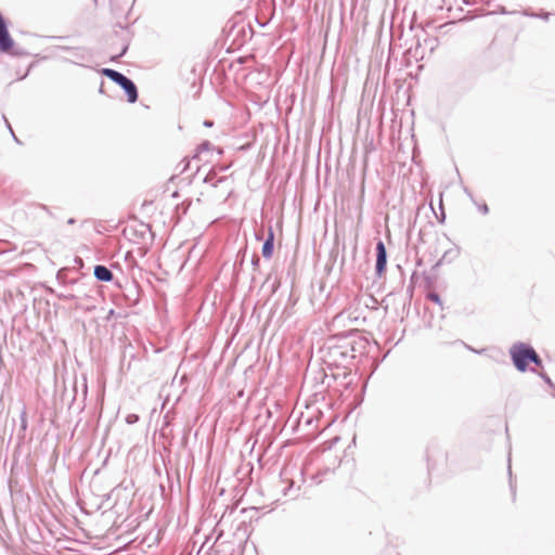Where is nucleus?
<instances>
[{"mask_svg":"<svg viewBox=\"0 0 555 555\" xmlns=\"http://www.w3.org/2000/svg\"><path fill=\"white\" fill-rule=\"evenodd\" d=\"M102 74L118 85L125 91L129 103L137 102L138 89L135 83L130 78L112 68H103Z\"/></svg>","mask_w":555,"mask_h":555,"instance_id":"1","label":"nucleus"},{"mask_svg":"<svg viewBox=\"0 0 555 555\" xmlns=\"http://www.w3.org/2000/svg\"><path fill=\"white\" fill-rule=\"evenodd\" d=\"M531 350L532 347L524 343H516L511 347L509 353L512 361L519 372H525L527 370L529 359L530 357H533L531 354Z\"/></svg>","mask_w":555,"mask_h":555,"instance_id":"2","label":"nucleus"},{"mask_svg":"<svg viewBox=\"0 0 555 555\" xmlns=\"http://www.w3.org/2000/svg\"><path fill=\"white\" fill-rule=\"evenodd\" d=\"M387 266V250L386 246L383 241H378L376 243V274L378 276H382V274L385 272Z\"/></svg>","mask_w":555,"mask_h":555,"instance_id":"3","label":"nucleus"},{"mask_svg":"<svg viewBox=\"0 0 555 555\" xmlns=\"http://www.w3.org/2000/svg\"><path fill=\"white\" fill-rule=\"evenodd\" d=\"M94 278L100 282H112L114 279L113 272L105 266L96 264L93 270Z\"/></svg>","mask_w":555,"mask_h":555,"instance_id":"4","label":"nucleus"},{"mask_svg":"<svg viewBox=\"0 0 555 555\" xmlns=\"http://www.w3.org/2000/svg\"><path fill=\"white\" fill-rule=\"evenodd\" d=\"M273 249H274V233H273L272 228L270 227L268 236H267L266 241L263 242L262 249H261L263 258L270 259L272 257Z\"/></svg>","mask_w":555,"mask_h":555,"instance_id":"5","label":"nucleus"},{"mask_svg":"<svg viewBox=\"0 0 555 555\" xmlns=\"http://www.w3.org/2000/svg\"><path fill=\"white\" fill-rule=\"evenodd\" d=\"M292 475V467L286 466L281 472V479L282 481L288 482V486L283 489L284 495H292L293 494V487H294V480L291 478Z\"/></svg>","mask_w":555,"mask_h":555,"instance_id":"6","label":"nucleus"},{"mask_svg":"<svg viewBox=\"0 0 555 555\" xmlns=\"http://www.w3.org/2000/svg\"><path fill=\"white\" fill-rule=\"evenodd\" d=\"M227 177L216 178V173L210 171L204 179L205 183H210L214 188H217L220 183L227 181Z\"/></svg>","mask_w":555,"mask_h":555,"instance_id":"7","label":"nucleus"},{"mask_svg":"<svg viewBox=\"0 0 555 555\" xmlns=\"http://www.w3.org/2000/svg\"><path fill=\"white\" fill-rule=\"evenodd\" d=\"M211 149H212V145L210 144V142L204 141L203 143H201L198 145L197 153L193 156V158H197L201 153L209 151Z\"/></svg>","mask_w":555,"mask_h":555,"instance_id":"8","label":"nucleus"},{"mask_svg":"<svg viewBox=\"0 0 555 555\" xmlns=\"http://www.w3.org/2000/svg\"><path fill=\"white\" fill-rule=\"evenodd\" d=\"M60 49L62 50H73L74 52V56L77 57L78 60H85V55L82 53V49H79V48H76V49H70V48H67V47H60Z\"/></svg>","mask_w":555,"mask_h":555,"instance_id":"9","label":"nucleus"},{"mask_svg":"<svg viewBox=\"0 0 555 555\" xmlns=\"http://www.w3.org/2000/svg\"><path fill=\"white\" fill-rule=\"evenodd\" d=\"M531 354L533 357H530L529 359V363H534L537 366H541L542 365V360L540 359L539 354L535 352V350L532 348L531 350Z\"/></svg>","mask_w":555,"mask_h":555,"instance_id":"10","label":"nucleus"},{"mask_svg":"<svg viewBox=\"0 0 555 555\" xmlns=\"http://www.w3.org/2000/svg\"><path fill=\"white\" fill-rule=\"evenodd\" d=\"M427 298H428L430 301H433V302H435V304H437V305H439V306H441V304H442V302H441V299H440V296H439L437 293H434V292L428 293Z\"/></svg>","mask_w":555,"mask_h":555,"instance_id":"11","label":"nucleus"},{"mask_svg":"<svg viewBox=\"0 0 555 555\" xmlns=\"http://www.w3.org/2000/svg\"><path fill=\"white\" fill-rule=\"evenodd\" d=\"M138 421H139V415H137V414L131 413L126 416V423L129 425H132V424L137 423Z\"/></svg>","mask_w":555,"mask_h":555,"instance_id":"12","label":"nucleus"},{"mask_svg":"<svg viewBox=\"0 0 555 555\" xmlns=\"http://www.w3.org/2000/svg\"><path fill=\"white\" fill-rule=\"evenodd\" d=\"M525 15L532 16V17H539V18H542L544 21H548L551 14L548 12H544V13H540V14H534V13L528 14V13H525Z\"/></svg>","mask_w":555,"mask_h":555,"instance_id":"13","label":"nucleus"},{"mask_svg":"<svg viewBox=\"0 0 555 555\" xmlns=\"http://www.w3.org/2000/svg\"><path fill=\"white\" fill-rule=\"evenodd\" d=\"M22 427L25 429L27 426L26 411L24 410L21 415Z\"/></svg>","mask_w":555,"mask_h":555,"instance_id":"14","label":"nucleus"},{"mask_svg":"<svg viewBox=\"0 0 555 555\" xmlns=\"http://www.w3.org/2000/svg\"><path fill=\"white\" fill-rule=\"evenodd\" d=\"M478 209H479V211H480L481 214H483V215H487V214H488V211H489V208H488V205H487V204H482V205L478 206Z\"/></svg>","mask_w":555,"mask_h":555,"instance_id":"15","label":"nucleus"},{"mask_svg":"<svg viewBox=\"0 0 555 555\" xmlns=\"http://www.w3.org/2000/svg\"><path fill=\"white\" fill-rule=\"evenodd\" d=\"M541 376H542L543 380H544L547 385H550L551 387H554V385H553V383H552V379H551L546 374H542Z\"/></svg>","mask_w":555,"mask_h":555,"instance_id":"16","label":"nucleus"},{"mask_svg":"<svg viewBox=\"0 0 555 555\" xmlns=\"http://www.w3.org/2000/svg\"><path fill=\"white\" fill-rule=\"evenodd\" d=\"M259 262H260V259L258 256H254L253 259H251V264L254 267H258L259 266Z\"/></svg>","mask_w":555,"mask_h":555,"instance_id":"17","label":"nucleus"},{"mask_svg":"<svg viewBox=\"0 0 555 555\" xmlns=\"http://www.w3.org/2000/svg\"><path fill=\"white\" fill-rule=\"evenodd\" d=\"M182 163H183V167L181 169V172H184L189 168L190 160L183 159Z\"/></svg>","mask_w":555,"mask_h":555,"instance_id":"18","label":"nucleus"},{"mask_svg":"<svg viewBox=\"0 0 555 555\" xmlns=\"http://www.w3.org/2000/svg\"><path fill=\"white\" fill-rule=\"evenodd\" d=\"M212 125H214V122H212L211 120H205V121H204V126H205V127H208V128H209V127H212Z\"/></svg>","mask_w":555,"mask_h":555,"instance_id":"19","label":"nucleus"},{"mask_svg":"<svg viewBox=\"0 0 555 555\" xmlns=\"http://www.w3.org/2000/svg\"><path fill=\"white\" fill-rule=\"evenodd\" d=\"M334 353H340L341 356H345V352L340 351L339 348H335L333 350Z\"/></svg>","mask_w":555,"mask_h":555,"instance_id":"20","label":"nucleus"},{"mask_svg":"<svg viewBox=\"0 0 555 555\" xmlns=\"http://www.w3.org/2000/svg\"><path fill=\"white\" fill-rule=\"evenodd\" d=\"M508 474H509V477H512L511 457L508 459Z\"/></svg>","mask_w":555,"mask_h":555,"instance_id":"21","label":"nucleus"},{"mask_svg":"<svg viewBox=\"0 0 555 555\" xmlns=\"http://www.w3.org/2000/svg\"><path fill=\"white\" fill-rule=\"evenodd\" d=\"M75 222H76V220H75L74 218H69V219L67 220V223H68V224H74Z\"/></svg>","mask_w":555,"mask_h":555,"instance_id":"22","label":"nucleus"},{"mask_svg":"<svg viewBox=\"0 0 555 555\" xmlns=\"http://www.w3.org/2000/svg\"><path fill=\"white\" fill-rule=\"evenodd\" d=\"M509 487H511L512 491H514V486H513L512 479H509Z\"/></svg>","mask_w":555,"mask_h":555,"instance_id":"23","label":"nucleus"},{"mask_svg":"<svg viewBox=\"0 0 555 555\" xmlns=\"http://www.w3.org/2000/svg\"><path fill=\"white\" fill-rule=\"evenodd\" d=\"M222 171H225L228 169L227 166L220 168Z\"/></svg>","mask_w":555,"mask_h":555,"instance_id":"24","label":"nucleus"}]
</instances>
